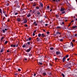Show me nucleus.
Masks as SVG:
<instances>
[{"mask_svg":"<svg viewBox=\"0 0 77 77\" xmlns=\"http://www.w3.org/2000/svg\"><path fill=\"white\" fill-rule=\"evenodd\" d=\"M69 57V55H66L65 57H64L62 60L63 62H64L65 61V60H66V58L65 57L67 58V57Z\"/></svg>","mask_w":77,"mask_h":77,"instance_id":"obj_1","label":"nucleus"},{"mask_svg":"<svg viewBox=\"0 0 77 77\" xmlns=\"http://www.w3.org/2000/svg\"><path fill=\"white\" fill-rule=\"evenodd\" d=\"M61 32L59 30L57 31L56 32V34H57V35H58V36H59V35H61Z\"/></svg>","mask_w":77,"mask_h":77,"instance_id":"obj_2","label":"nucleus"},{"mask_svg":"<svg viewBox=\"0 0 77 77\" xmlns=\"http://www.w3.org/2000/svg\"><path fill=\"white\" fill-rule=\"evenodd\" d=\"M61 54L60 52V51H57L56 52V54L57 55H59Z\"/></svg>","mask_w":77,"mask_h":77,"instance_id":"obj_3","label":"nucleus"},{"mask_svg":"<svg viewBox=\"0 0 77 77\" xmlns=\"http://www.w3.org/2000/svg\"><path fill=\"white\" fill-rule=\"evenodd\" d=\"M31 49V48H29L28 49L26 50V52H27V53H29V52L30 51Z\"/></svg>","mask_w":77,"mask_h":77,"instance_id":"obj_4","label":"nucleus"},{"mask_svg":"<svg viewBox=\"0 0 77 77\" xmlns=\"http://www.w3.org/2000/svg\"><path fill=\"white\" fill-rule=\"evenodd\" d=\"M27 19H25L24 20V22H23V24H24L25 23H27Z\"/></svg>","mask_w":77,"mask_h":77,"instance_id":"obj_5","label":"nucleus"},{"mask_svg":"<svg viewBox=\"0 0 77 77\" xmlns=\"http://www.w3.org/2000/svg\"><path fill=\"white\" fill-rule=\"evenodd\" d=\"M33 24L35 25V26H38V24H37V23H36V21H35L34 22V23H33Z\"/></svg>","mask_w":77,"mask_h":77,"instance_id":"obj_6","label":"nucleus"},{"mask_svg":"<svg viewBox=\"0 0 77 77\" xmlns=\"http://www.w3.org/2000/svg\"><path fill=\"white\" fill-rule=\"evenodd\" d=\"M64 10H65V8L61 7V8L60 11L62 12V11H64Z\"/></svg>","mask_w":77,"mask_h":77,"instance_id":"obj_7","label":"nucleus"},{"mask_svg":"<svg viewBox=\"0 0 77 77\" xmlns=\"http://www.w3.org/2000/svg\"><path fill=\"white\" fill-rule=\"evenodd\" d=\"M10 46H11V47H15V45H14L13 44L11 45Z\"/></svg>","mask_w":77,"mask_h":77,"instance_id":"obj_8","label":"nucleus"},{"mask_svg":"<svg viewBox=\"0 0 77 77\" xmlns=\"http://www.w3.org/2000/svg\"><path fill=\"white\" fill-rule=\"evenodd\" d=\"M25 45L26 47V48H29V45L27 44V43L25 44Z\"/></svg>","mask_w":77,"mask_h":77,"instance_id":"obj_9","label":"nucleus"},{"mask_svg":"<svg viewBox=\"0 0 77 77\" xmlns=\"http://www.w3.org/2000/svg\"><path fill=\"white\" fill-rule=\"evenodd\" d=\"M17 20L18 21V22H20L21 21V19H20V18H17Z\"/></svg>","mask_w":77,"mask_h":77,"instance_id":"obj_10","label":"nucleus"},{"mask_svg":"<svg viewBox=\"0 0 77 77\" xmlns=\"http://www.w3.org/2000/svg\"><path fill=\"white\" fill-rule=\"evenodd\" d=\"M62 28L63 29H66V28L65 27V25L63 26Z\"/></svg>","mask_w":77,"mask_h":77,"instance_id":"obj_11","label":"nucleus"},{"mask_svg":"<svg viewBox=\"0 0 77 77\" xmlns=\"http://www.w3.org/2000/svg\"><path fill=\"white\" fill-rule=\"evenodd\" d=\"M36 40L37 42H39L40 41V40H41V39L38 37L37 38Z\"/></svg>","mask_w":77,"mask_h":77,"instance_id":"obj_12","label":"nucleus"},{"mask_svg":"<svg viewBox=\"0 0 77 77\" xmlns=\"http://www.w3.org/2000/svg\"><path fill=\"white\" fill-rule=\"evenodd\" d=\"M40 5L42 8H43V4L42 2L40 3Z\"/></svg>","mask_w":77,"mask_h":77,"instance_id":"obj_13","label":"nucleus"},{"mask_svg":"<svg viewBox=\"0 0 77 77\" xmlns=\"http://www.w3.org/2000/svg\"><path fill=\"white\" fill-rule=\"evenodd\" d=\"M37 14L38 15H41V13L39 12V11H37Z\"/></svg>","mask_w":77,"mask_h":77,"instance_id":"obj_14","label":"nucleus"},{"mask_svg":"<svg viewBox=\"0 0 77 77\" xmlns=\"http://www.w3.org/2000/svg\"><path fill=\"white\" fill-rule=\"evenodd\" d=\"M22 47L23 48H25V47H26V44H24L23 45Z\"/></svg>","mask_w":77,"mask_h":77,"instance_id":"obj_15","label":"nucleus"},{"mask_svg":"<svg viewBox=\"0 0 77 77\" xmlns=\"http://www.w3.org/2000/svg\"><path fill=\"white\" fill-rule=\"evenodd\" d=\"M33 7L36 6V4L35 3H34L33 4Z\"/></svg>","mask_w":77,"mask_h":77,"instance_id":"obj_16","label":"nucleus"},{"mask_svg":"<svg viewBox=\"0 0 77 77\" xmlns=\"http://www.w3.org/2000/svg\"><path fill=\"white\" fill-rule=\"evenodd\" d=\"M76 27H77V26H73L72 27V28L73 29H75Z\"/></svg>","mask_w":77,"mask_h":77,"instance_id":"obj_17","label":"nucleus"},{"mask_svg":"<svg viewBox=\"0 0 77 77\" xmlns=\"http://www.w3.org/2000/svg\"><path fill=\"white\" fill-rule=\"evenodd\" d=\"M31 16L30 14H29L27 15V17H30Z\"/></svg>","mask_w":77,"mask_h":77,"instance_id":"obj_18","label":"nucleus"},{"mask_svg":"<svg viewBox=\"0 0 77 77\" xmlns=\"http://www.w3.org/2000/svg\"><path fill=\"white\" fill-rule=\"evenodd\" d=\"M38 64L39 65H42V63L41 62H39L38 63Z\"/></svg>","mask_w":77,"mask_h":77,"instance_id":"obj_19","label":"nucleus"},{"mask_svg":"<svg viewBox=\"0 0 77 77\" xmlns=\"http://www.w3.org/2000/svg\"><path fill=\"white\" fill-rule=\"evenodd\" d=\"M41 36H42V37H45V35H44V34H42Z\"/></svg>","mask_w":77,"mask_h":77,"instance_id":"obj_20","label":"nucleus"},{"mask_svg":"<svg viewBox=\"0 0 77 77\" xmlns=\"http://www.w3.org/2000/svg\"><path fill=\"white\" fill-rule=\"evenodd\" d=\"M16 7L17 8H20V6H19V5H17Z\"/></svg>","mask_w":77,"mask_h":77,"instance_id":"obj_21","label":"nucleus"},{"mask_svg":"<svg viewBox=\"0 0 77 77\" xmlns=\"http://www.w3.org/2000/svg\"><path fill=\"white\" fill-rule=\"evenodd\" d=\"M59 21H62V18H59Z\"/></svg>","mask_w":77,"mask_h":77,"instance_id":"obj_22","label":"nucleus"},{"mask_svg":"<svg viewBox=\"0 0 77 77\" xmlns=\"http://www.w3.org/2000/svg\"><path fill=\"white\" fill-rule=\"evenodd\" d=\"M43 75H46L47 74L46 73H45V72H43Z\"/></svg>","mask_w":77,"mask_h":77,"instance_id":"obj_23","label":"nucleus"},{"mask_svg":"<svg viewBox=\"0 0 77 77\" xmlns=\"http://www.w3.org/2000/svg\"><path fill=\"white\" fill-rule=\"evenodd\" d=\"M63 50H65V51H67V47L66 48H64Z\"/></svg>","mask_w":77,"mask_h":77,"instance_id":"obj_24","label":"nucleus"},{"mask_svg":"<svg viewBox=\"0 0 77 77\" xmlns=\"http://www.w3.org/2000/svg\"><path fill=\"white\" fill-rule=\"evenodd\" d=\"M41 35H42L41 34L39 33L38 35V37H40Z\"/></svg>","mask_w":77,"mask_h":77,"instance_id":"obj_25","label":"nucleus"},{"mask_svg":"<svg viewBox=\"0 0 77 77\" xmlns=\"http://www.w3.org/2000/svg\"><path fill=\"white\" fill-rule=\"evenodd\" d=\"M71 44L72 45V47H73L74 45H73V44L72 43V42H71Z\"/></svg>","mask_w":77,"mask_h":77,"instance_id":"obj_26","label":"nucleus"},{"mask_svg":"<svg viewBox=\"0 0 77 77\" xmlns=\"http://www.w3.org/2000/svg\"><path fill=\"white\" fill-rule=\"evenodd\" d=\"M2 10L1 9H0V12L1 14H3V13H2Z\"/></svg>","mask_w":77,"mask_h":77,"instance_id":"obj_27","label":"nucleus"},{"mask_svg":"<svg viewBox=\"0 0 77 77\" xmlns=\"http://www.w3.org/2000/svg\"><path fill=\"white\" fill-rule=\"evenodd\" d=\"M2 31L4 33H5V29H2Z\"/></svg>","mask_w":77,"mask_h":77,"instance_id":"obj_28","label":"nucleus"},{"mask_svg":"<svg viewBox=\"0 0 77 77\" xmlns=\"http://www.w3.org/2000/svg\"><path fill=\"white\" fill-rule=\"evenodd\" d=\"M57 29H60V28H61V26H57Z\"/></svg>","mask_w":77,"mask_h":77,"instance_id":"obj_29","label":"nucleus"},{"mask_svg":"<svg viewBox=\"0 0 77 77\" xmlns=\"http://www.w3.org/2000/svg\"><path fill=\"white\" fill-rule=\"evenodd\" d=\"M58 59V58H55L54 59V60H55L56 61H57V60Z\"/></svg>","mask_w":77,"mask_h":77,"instance_id":"obj_30","label":"nucleus"},{"mask_svg":"<svg viewBox=\"0 0 77 77\" xmlns=\"http://www.w3.org/2000/svg\"><path fill=\"white\" fill-rule=\"evenodd\" d=\"M63 49H64V48H66V45H64L63 46Z\"/></svg>","mask_w":77,"mask_h":77,"instance_id":"obj_31","label":"nucleus"},{"mask_svg":"<svg viewBox=\"0 0 77 77\" xmlns=\"http://www.w3.org/2000/svg\"><path fill=\"white\" fill-rule=\"evenodd\" d=\"M72 62L71 63H69L68 65H71V64H72Z\"/></svg>","mask_w":77,"mask_h":77,"instance_id":"obj_32","label":"nucleus"},{"mask_svg":"<svg viewBox=\"0 0 77 77\" xmlns=\"http://www.w3.org/2000/svg\"><path fill=\"white\" fill-rule=\"evenodd\" d=\"M8 42L7 41H6L5 42V44H7Z\"/></svg>","mask_w":77,"mask_h":77,"instance_id":"obj_33","label":"nucleus"},{"mask_svg":"<svg viewBox=\"0 0 77 77\" xmlns=\"http://www.w3.org/2000/svg\"><path fill=\"white\" fill-rule=\"evenodd\" d=\"M31 40H32V38H31V37H29V41H31Z\"/></svg>","mask_w":77,"mask_h":77,"instance_id":"obj_34","label":"nucleus"},{"mask_svg":"<svg viewBox=\"0 0 77 77\" xmlns=\"http://www.w3.org/2000/svg\"><path fill=\"white\" fill-rule=\"evenodd\" d=\"M60 41H61V42L63 41V39L62 38L60 39Z\"/></svg>","mask_w":77,"mask_h":77,"instance_id":"obj_35","label":"nucleus"},{"mask_svg":"<svg viewBox=\"0 0 77 77\" xmlns=\"http://www.w3.org/2000/svg\"><path fill=\"white\" fill-rule=\"evenodd\" d=\"M65 11H63L62 12V14H65Z\"/></svg>","mask_w":77,"mask_h":77,"instance_id":"obj_36","label":"nucleus"},{"mask_svg":"<svg viewBox=\"0 0 77 77\" xmlns=\"http://www.w3.org/2000/svg\"><path fill=\"white\" fill-rule=\"evenodd\" d=\"M50 49L51 50H53V48L52 47H51V48H50Z\"/></svg>","mask_w":77,"mask_h":77,"instance_id":"obj_37","label":"nucleus"},{"mask_svg":"<svg viewBox=\"0 0 77 77\" xmlns=\"http://www.w3.org/2000/svg\"><path fill=\"white\" fill-rule=\"evenodd\" d=\"M27 44H28V45H30V42H28V43H27Z\"/></svg>","mask_w":77,"mask_h":77,"instance_id":"obj_38","label":"nucleus"},{"mask_svg":"<svg viewBox=\"0 0 77 77\" xmlns=\"http://www.w3.org/2000/svg\"><path fill=\"white\" fill-rule=\"evenodd\" d=\"M3 13L4 14V15H6V11H4V13Z\"/></svg>","mask_w":77,"mask_h":77,"instance_id":"obj_39","label":"nucleus"},{"mask_svg":"<svg viewBox=\"0 0 77 77\" xmlns=\"http://www.w3.org/2000/svg\"><path fill=\"white\" fill-rule=\"evenodd\" d=\"M18 13H15V14H14V15H18Z\"/></svg>","mask_w":77,"mask_h":77,"instance_id":"obj_40","label":"nucleus"},{"mask_svg":"<svg viewBox=\"0 0 77 77\" xmlns=\"http://www.w3.org/2000/svg\"><path fill=\"white\" fill-rule=\"evenodd\" d=\"M62 75L63 77H65V75H64V74L62 73Z\"/></svg>","mask_w":77,"mask_h":77,"instance_id":"obj_41","label":"nucleus"},{"mask_svg":"<svg viewBox=\"0 0 77 77\" xmlns=\"http://www.w3.org/2000/svg\"><path fill=\"white\" fill-rule=\"evenodd\" d=\"M35 33L33 32V34H32V35L33 36H35Z\"/></svg>","mask_w":77,"mask_h":77,"instance_id":"obj_42","label":"nucleus"},{"mask_svg":"<svg viewBox=\"0 0 77 77\" xmlns=\"http://www.w3.org/2000/svg\"><path fill=\"white\" fill-rule=\"evenodd\" d=\"M5 26V23H4L2 24V26Z\"/></svg>","mask_w":77,"mask_h":77,"instance_id":"obj_43","label":"nucleus"},{"mask_svg":"<svg viewBox=\"0 0 77 77\" xmlns=\"http://www.w3.org/2000/svg\"><path fill=\"white\" fill-rule=\"evenodd\" d=\"M29 41V38L26 39V41Z\"/></svg>","mask_w":77,"mask_h":77,"instance_id":"obj_44","label":"nucleus"},{"mask_svg":"<svg viewBox=\"0 0 77 77\" xmlns=\"http://www.w3.org/2000/svg\"><path fill=\"white\" fill-rule=\"evenodd\" d=\"M25 27H27L28 26L27 24H25Z\"/></svg>","mask_w":77,"mask_h":77,"instance_id":"obj_45","label":"nucleus"},{"mask_svg":"<svg viewBox=\"0 0 77 77\" xmlns=\"http://www.w3.org/2000/svg\"><path fill=\"white\" fill-rule=\"evenodd\" d=\"M18 71H21V70H20V69H18Z\"/></svg>","mask_w":77,"mask_h":77,"instance_id":"obj_46","label":"nucleus"},{"mask_svg":"<svg viewBox=\"0 0 77 77\" xmlns=\"http://www.w3.org/2000/svg\"><path fill=\"white\" fill-rule=\"evenodd\" d=\"M3 49H2V50H1V53H2V52H3Z\"/></svg>","mask_w":77,"mask_h":77,"instance_id":"obj_47","label":"nucleus"},{"mask_svg":"<svg viewBox=\"0 0 77 77\" xmlns=\"http://www.w3.org/2000/svg\"><path fill=\"white\" fill-rule=\"evenodd\" d=\"M49 8H50V6H47V9H49Z\"/></svg>","mask_w":77,"mask_h":77,"instance_id":"obj_48","label":"nucleus"},{"mask_svg":"<svg viewBox=\"0 0 77 77\" xmlns=\"http://www.w3.org/2000/svg\"><path fill=\"white\" fill-rule=\"evenodd\" d=\"M3 38H4V37H2L1 38V39H3Z\"/></svg>","mask_w":77,"mask_h":77,"instance_id":"obj_49","label":"nucleus"},{"mask_svg":"<svg viewBox=\"0 0 77 77\" xmlns=\"http://www.w3.org/2000/svg\"><path fill=\"white\" fill-rule=\"evenodd\" d=\"M7 6H9V3H8L7 5H6Z\"/></svg>","mask_w":77,"mask_h":77,"instance_id":"obj_50","label":"nucleus"},{"mask_svg":"<svg viewBox=\"0 0 77 77\" xmlns=\"http://www.w3.org/2000/svg\"><path fill=\"white\" fill-rule=\"evenodd\" d=\"M4 30H5V31H7V30H8V29L5 28Z\"/></svg>","mask_w":77,"mask_h":77,"instance_id":"obj_51","label":"nucleus"},{"mask_svg":"<svg viewBox=\"0 0 77 77\" xmlns=\"http://www.w3.org/2000/svg\"><path fill=\"white\" fill-rule=\"evenodd\" d=\"M29 54V57H31V56H32V55L31 54Z\"/></svg>","mask_w":77,"mask_h":77,"instance_id":"obj_52","label":"nucleus"},{"mask_svg":"<svg viewBox=\"0 0 77 77\" xmlns=\"http://www.w3.org/2000/svg\"><path fill=\"white\" fill-rule=\"evenodd\" d=\"M72 41L73 42H75V39H73L72 40Z\"/></svg>","mask_w":77,"mask_h":77,"instance_id":"obj_53","label":"nucleus"},{"mask_svg":"<svg viewBox=\"0 0 77 77\" xmlns=\"http://www.w3.org/2000/svg\"><path fill=\"white\" fill-rule=\"evenodd\" d=\"M43 32H45V30L44 29H43Z\"/></svg>","mask_w":77,"mask_h":77,"instance_id":"obj_54","label":"nucleus"},{"mask_svg":"<svg viewBox=\"0 0 77 77\" xmlns=\"http://www.w3.org/2000/svg\"><path fill=\"white\" fill-rule=\"evenodd\" d=\"M2 41H3V39H1V42H2Z\"/></svg>","mask_w":77,"mask_h":77,"instance_id":"obj_55","label":"nucleus"},{"mask_svg":"<svg viewBox=\"0 0 77 77\" xmlns=\"http://www.w3.org/2000/svg\"><path fill=\"white\" fill-rule=\"evenodd\" d=\"M36 9H39V7H36Z\"/></svg>","mask_w":77,"mask_h":77,"instance_id":"obj_56","label":"nucleus"},{"mask_svg":"<svg viewBox=\"0 0 77 77\" xmlns=\"http://www.w3.org/2000/svg\"><path fill=\"white\" fill-rule=\"evenodd\" d=\"M15 75H18V73H16L15 74Z\"/></svg>","mask_w":77,"mask_h":77,"instance_id":"obj_57","label":"nucleus"},{"mask_svg":"<svg viewBox=\"0 0 77 77\" xmlns=\"http://www.w3.org/2000/svg\"><path fill=\"white\" fill-rule=\"evenodd\" d=\"M7 21L8 22H9V21H10V20L9 19H8Z\"/></svg>","mask_w":77,"mask_h":77,"instance_id":"obj_58","label":"nucleus"},{"mask_svg":"<svg viewBox=\"0 0 77 77\" xmlns=\"http://www.w3.org/2000/svg\"><path fill=\"white\" fill-rule=\"evenodd\" d=\"M47 34H49L50 33V32H47Z\"/></svg>","mask_w":77,"mask_h":77,"instance_id":"obj_59","label":"nucleus"},{"mask_svg":"<svg viewBox=\"0 0 77 77\" xmlns=\"http://www.w3.org/2000/svg\"><path fill=\"white\" fill-rule=\"evenodd\" d=\"M5 17H4L3 19V20H5Z\"/></svg>","mask_w":77,"mask_h":77,"instance_id":"obj_60","label":"nucleus"},{"mask_svg":"<svg viewBox=\"0 0 77 77\" xmlns=\"http://www.w3.org/2000/svg\"><path fill=\"white\" fill-rule=\"evenodd\" d=\"M49 75H51V73L50 72L49 73Z\"/></svg>","mask_w":77,"mask_h":77,"instance_id":"obj_61","label":"nucleus"},{"mask_svg":"<svg viewBox=\"0 0 77 77\" xmlns=\"http://www.w3.org/2000/svg\"><path fill=\"white\" fill-rule=\"evenodd\" d=\"M48 26V24H45V26Z\"/></svg>","mask_w":77,"mask_h":77,"instance_id":"obj_62","label":"nucleus"},{"mask_svg":"<svg viewBox=\"0 0 77 77\" xmlns=\"http://www.w3.org/2000/svg\"><path fill=\"white\" fill-rule=\"evenodd\" d=\"M75 36H77V34H75Z\"/></svg>","mask_w":77,"mask_h":77,"instance_id":"obj_63","label":"nucleus"},{"mask_svg":"<svg viewBox=\"0 0 77 77\" xmlns=\"http://www.w3.org/2000/svg\"><path fill=\"white\" fill-rule=\"evenodd\" d=\"M33 75H34V76H35V75H36V73H34Z\"/></svg>","mask_w":77,"mask_h":77,"instance_id":"obj_64","label":"nucleus"}]
</instances>
